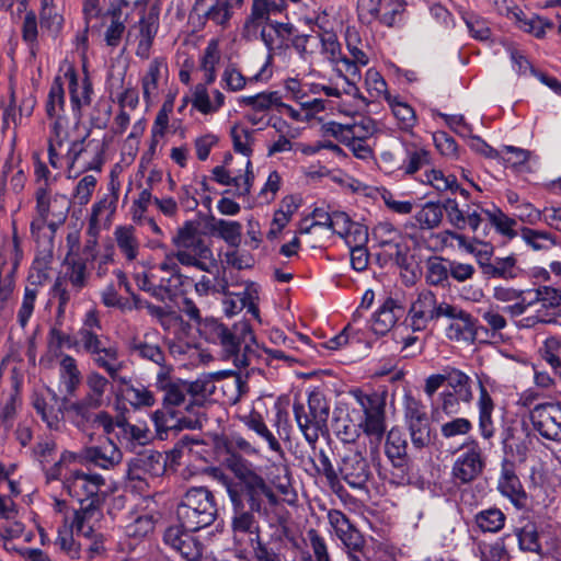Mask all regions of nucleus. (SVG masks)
<instances>
[{
  "label": "nucleus",
  "mask_w": 561,
  "mask_h": 561,
  "mask_svg": "<svg viewBox=\"0 0 561 561\" xmlns=\"http://www.w3.org/2000/svg\"><path fill=\"white\" fill-rule=\"evenodd\" d=\"M446 378L447 391L462 400V403L469 404L473 399L470 377L463 371L453 368L446 371Z\"/></svg>",
  "instance_id": "obj_33"
},
{
  "label": "nucleus",
  "mask_w": 561,
  "mask_h": 561,
  "mask_svg": "<svg viewBox=\"0 0 561 561\" xmlns=\"http://www.w3.org/2000/svg\"><path fill=\"white\" fill-rule=\"evenodd\" d=\"M175 252L172 255H167L165 259L158 265V271L162 274H169V278L159 277L164 287L172 295L179 286L182 285V274L178 263L175 262Z\"/></svg>",
  "instance_id": "obj_46"
},
{
  "label": "nucleus",
  "mask_w": 561,
  "mask_h": 561,
  "mask_svg": "<svg viewBox=\"0 0 561 561\" xmlns=\"http://www.w3.org/2000/svg\"><path fill=\"white\" fill-rule=\"evenodd\" d=\"M116 426L121 430V437L128 448L144 446L150 439V432L145 425L130 424L125 420H117Z\"/></svg>",
  "instance_id": "obj_39"
},
{
  "label": "nucleus",
  "mask_w": 561,
  "mask_h": 561,
  "mask_svg": "<svg viewBox=\"0 0 561 561\" xmlns=\"http://www.w3.org/2000/svg\"><path fill=\"white\" fill-rule=\"evenodd\" d=\"M443 213L447 215L449 224L458 230H463L469 227L476 232L482 222V210L478 209L463 211L459 208L456 199L448 198L442 205Z\"/></svg>",
  "instance_id": "obj_23"
},
{
  "label": "nucleus",
  "mask_w": 561,
  "mask_h": 561,
  "mask_svg": "<svg viewBox=\"0 0 561 561\" xmlns=\"http://www.w3.org/2000/svg\"><path fill=\"white\" fill-rule=\"evenodd\" d=\"M407 447L408 443L403 434L399 430L392 428L387 435L386 455L392 465L400 470L401 480H404L405 477Z\"/></svg>",
  "instance_id": "obj_28"
},
{
  "label": "nucleus",
  "mask_w": 561,
  "mask_h": 561,
  "mask_svg": "<svg viewBox=\"0 0 561 561\" xmlns=\"http://www.w3.org/2000/svg\"><path fill=\"white\" fill-rule=\"evenodd\" d=\"M412 444L415 448H423L430 440V423L428 419H421L419 421L407 422Z\"/></svg>",
  "instance_id": "obj_64"
},
{
  "label": "nucleus",
  "mask_w": 561,
  "mask_h": 561,
  "mask_svg": "<svg viewBox=\"0 0 561 561\" xmlns=\"http://www.w3.org/2000/svg\"><path fill=\"white\" fill-rule=\"evenodd\" d=\"M483 273L492 278L512 279L517 276L514 256L496 257L493 262L481 263Z\"/></svg>",
  "instance_id": "obj_40"
},
{
  "label": "nucleus",
  "mask_w": 561,
  "mask_h": 561,
  "mask_svg": "<svg viewBox=\"0 0 561 561\" xmlns=\"http://www.w3.org/2000/svg\"><path fill=\"white\" fill-rule=\"evenodd\" d=\"M67 267L65 277L69 280L76 291L85 287L88 282L87 263L83 259L67 254L65 262Z\"/></svg>",
  "instance_id": "obj_38"
},
{
  "label": "nucleus",
  "mask_w": 561,
  "mask_h": 561,
  "mask_svg": "<svg viewBox=\"0 0 561 561\" xmlns=\"http://www.w3.org/2000/svg\"><path fill=\"white\" fill-rule=\"evenodd\" d=\"M124 386V391L128 396L129 403L134 408H150L156 403V398L152 391L146 388L142 385L134 386L130 381V378L127 377V383H119Z\"/></svg>",
  "instance_id": "obj_49"
},
{
  "label": "nucleus",
  "mask_w": 561,
  "mask_h": 561,
  "mask_svg": "<svg viewBox=\"0 0 561 561\" xmlns=\"http://www.w3.org/2000/svg\"><path fill=\"white\" fill-rule=\"evenodd\" d=\"M266 66H264L261 71L250 78H245L239 69H237L233 65H229L222 72L221 80L225 83V88L231 92L241 91L248 82L259 81L262 75L265 72Z\"/></svg>",
  "instance_id": "obj_48"
},
{
  "label": "nucleus",
  "mask_w": 561,
  "mask_h": 561,
  "mask_svg": "<svg viewBox=\"0 0 561 561\" xmlns=\"http://www.w3.org/2000/svg\"><path fill=\"white\" fill-rule=\"evenodd\" d=\"M36 213L43 218H57L58 222H65L70 209V202L66 195H51L46 186H39L35 193Z\"/></svg>",
  "instance_id": "obj_16"
},
{
  "label": "nucleus",
  "mask_w": 561,
  "mask_h": 561,
  "mask_svg": "<svg viewBox=\"0 0 561 561\" xmlns=\"http://www.w3.org/2000/svg\"><path fill=\"white\" fill-rule=\"evenodd\" d=\"M93 363L103 369L108 377L116 383H127V377L121 373L125 367L123 360L119 359L118 350L114 345L100 347L96 353L91 355Z\"/></svg>",
  "instance_id": "obj_22"
},
{
  "label": "nucleus",
  "mask_w": 561,
  "mask_h": 561,
  "mask_svg": "<svg viewBox=\"0 0 561 561\" xmlns=\"http://www.w3.org/2000/svg\"><path fill=\"white\" fill-rule=\"evenodd\" d=\"M479 390H480L479 400H478L479 428H480L481 435L484 438L489 439L494 435V432H495L494 423L492 420V412L494 410V403L481 380H479Z\"/></svg>",
  "instance_id": "obj_32"
},
{
  "label": "nucleus",
  "mask_w": 561,
  "mask_h": 561,
  "mask_svg": "<svg viewBox=\"0 0 561 561\" xmlns=\"http://www.w3.org/2000/svg\"><path fill=\"white\" fill-rule=\"evenodd\" d=\"M296 423L308 444L314 448L320 435L328 434L330 404L320 392H311L307 405L295 400L293 405Z\"/></svg>",
  "instance_id": "obj_6"
},
{
  "label": "nucleus",
  "mask_w": 561,
  "mask_h": 561,
  "mask_svg": "<svg viewBox=\"0 0 561 561\" xmlns=\"http://www.w3.org/2000/svg\"><path fill=\"white\" fill-rule=\"evenodd\" d=\"M422 183L432 185L438 192H455L459 188L457 179L454 175H444L440 170L432 169L426 171L421 179Z\"/></svg>",
  "instance_id": "obj_56"
},
{
  "label": "nucleus",
  "mask_w": 561,
  "mask_h": 561,
  "mask_svg": "<svg viewBox=\"0 0 561 561\" xmlns=\"http://www.w3.org/2000/svg\"><path fill=\"white\" fill-rule=\"evenodd\" d=\"M253 129H248L238 125L231 128V138L233 142V149L237 152L242 153L245 157H250L252 153L253 144Z\"/></svg>",
  "instance_id": "obj_60"
},
{
  "label": "nucleus",
  "mask_w": 561,
  "mask_h": 561,
  "mask_svg": "<svg viewBox=\"0 0 561 561\" xmlns=\"http://www.w3.org/2000/svg\"><path fill=\"white\" fill-rule=\"evenodd\" d=\"M419 228L431 230L438 227L443 219V207L439 203L427 202L414 215Z\"/></svg>",
  "instance_id": "obj_43"
},
{
  "label": "nucleus",
  "mask_w": 561,
  "mask_h": 561,
  "mask_svg": "<svg viewBox=\"0 0 561 561\" xmlns=\"http://www.w3.org/2000/svg\"><path fill=\"white\" fill-rule=\"evenodd\" d=\"M201 335L208 342L220 345L224 357L231 360L238 348L241 347V341L252 340V329L245 321L228 328L216 319L206 318L201 325Z\"/></svg>",
  "instance_id": "obj_7"
},
{
  "label": "nucleus",
  "mask_w": 561,
  "mask_h": 561,
  "mask_svg": "<svg viewBox=\"0 0 561 561\" xmlns=\"http://www.w3.org/2000/svg\"><path fill=\"white\" fill-rule=\"evenodd\" d=\"M497 489L501 494L507 497L517 508L527 504V494L515 472V465L504 459L499 478Z\"/></svg>",
  "instance_id": "obj_18"
},
{
  "label": "nucleus",
  "mask_w": 561,
  "mask_h": 561,
  "mask_svg": "<svg viewBox=\"0 0 561 561\" xmlns=\"http://www.w3.org/2000/svg\"><path fill=\"white\" fill-rule=\"evenodd\" d=\"M181 526H170L165 529L163 541L171 549L178 551L186 561H201L204 545Z\"/></svg>",
  "instance_id": "obj_11"
},
{
  "label": "nucleus",
  "mask_w": 561,
  "mask_h": 561,
  "mask_svg": "<svg viewBox=\"0 0 561 561\" xmlns=\"http://www.w3.org/2000/svg\"><path fill=\"white\" fill-rule=\"evenodd\" d=\"M231 502V530L233 543L237 548H242L244 536H250V542L253 550V558H243L241 561H284L283 557L270 548L260 537V526L252 510L237 496Z\"/></svg>",
  "instance_id": "obj_4"
},
{
  "label": "nucleus",
  "mask_w": 561,
  "mask_h": 561,
  "mask_svg": "<svg viewBox=\"0 0 561 561\" xmlns=\"http://www.w3.org/2000/svg\"><path fill=\"white\" fill-rule=\"evenodd\" d=\"M404 313L401 304L392 298L386 299L382 306L374 313L371 319V330L376 334L387 333Z\"/></svg>",
  "instance_id": "obj_24"
},
{
  "label": "nucleus",
  "mask_w": 561,
  "mask_h": 561,
  "mask_svg": "<svg viewBox=\"0 0 561 561\" xmlns=\"http://www.w3.org/2000/svg\"><path fill=\"white\" fill-rule=\"evenodd\" d=\"M154 524L151 515H141L125 527V534L130 538L141 539L153 531Z\"/></svg>",
  "instance_id": "obj_63"
},
{
  "label": "nucleus",
  "mask_w": 561,
  "mask_h": 561,
  "mask_svg": "<svg viewBox=\"0 0 561 561\" xmlns=\"http://www.w3.org/2000/svg\"><path fill=\"white\" fill-rule=\"evenodd\" d=\"M431 163L430 152L424 148L411 146L407 148V160L402 165V170L407 174H414L423 167Z\"/></svg>",
  "instance_id": "obj_57"
},
{
  "label": "nucleus",
  "mask_w": 561,
  "mask_h": 561,
  "mask_svg": "<svg viewBox=\"0 0 561 561\" xmlns=\"http://www.w3.org/2000/svg\"><path fill=\"white\" fill-rule=\"evenodd\" d=\"M387 102L389 103L400 128L403 130L412 129L416 123V115L413 107L393 96L389 98Z\"/></svg>",
  "instance_id": "obj_53"
},
{
  "label": "nucleus",
  "mask_w": 561,
  "mask_h": 561,
  "mask_svg": "<svg viewBox=\"0 0 561 561\" xmlns=\"http://www.w3.org/2000/svg\"><path fill=\"white\" fill-rule=\"evenodd\" d=\"M50 133L48 137V146L61 148L67 141L70 140L68 130V119L64 117L49 118Z\"/></svg>",
  "instance_id": "obj_61"
},
{
  "label": "nucleus",
  "mask_w": 561,
  "mask_h": 561,
  "mask_svg": "<svg viewBox=\"0 0 561 561\" xmlns=\"http://www.w3.org/2000/svg\"><path fill=\"white\" fill-rule=\"evenodd\" d=\"M162 66L163 62L161 60L153 59L142 78V94L147 103H151L158 95V81L161 76Z\"/></svg>",
  "instance_id": "obj_52"
},
{
  "label": "nucleus",
  "mask_w": 561,
  "mask_h": 561,
  "mask_svg": "<svg viewBox=\"0 0 561 561\" xmlns=\"http://www.w3.org/2000/svg\"><path fill=\"white\" fill-rule=\"evenodd\" d=\"M129 350L133 354L137 355L141 359L150 360L157 364L160 367V369L162 367H167L164 365V353L158 345L149 344L140 340H134L129 345Z\"/></svg>",
  "instance_id": "obj_51"
},
{
  "label": "nucleus",
  "mask_w": 561,
  "mask_h": 561,
  "mask_svg": "<svg viewBox=\"0 0 561 561\" xmlns=\"http://www.w3.org/2000/svg\"><path fill=\"white\" fill-rule=\"evenodd\" d=\"M211 231L217 233L230 245H238L241 241L242 226L238 221H229L225 219H213Z\"/></svg>",
  "instance_id": "obj_50"
},
{
  "label": "nucleus",
  "mask_w": 561,
  "mask_h": 561,
  "mask_svg": "<svg viewBox=\"0 0 561 561\" xmlns=\"http://www.w3.org/2000/svg\"><path fill=\"white\" fill-rule=\"evenodd\" d=\"M339 473L342 479L354 489H363L370 477L369 466L363 454L356 449H348L341 458Z\"/></svg>",
  "instance_id": "obj_13"
},
{
  "label": "nucleus",
  "mask_w": 561,
  "mask_h": 561,
  "mask_svg": "<svg viewBox=\"0 0 561 561\" xmlns=\"http://www.w3.org/2000/svg\"><path fill=\"white\" fill-rule=\"evenodd\" d=\"M104 485L105 479L101 474L75 469L65 481V491L80 504H103L101 489Z\"/></svg>",
  "instance_id": "obj_8"
},
{
  "label": "nucleus",
  "mask_w": 561,
  "mask_h": 561,
  "mask_svg": "<svg viewBox=\"0 0 561 561\" xmlns=\"http://www.w3.org/2000/svg\"><path fill=\"white\" fill-rule=\"evenodd\" d=\"M505 515L499 508H488L476 515L478 527L484 533H497L505 524Z\"/></svg>",
  "instance_id": "obj_54"
},
{
  "label": "nucleus",
  "mask_w": 561,
  "mask_h": 561,
  "mask_svg": "<svg viewBox=\"0 0 561 561\" xmlns=\"http://www.w3.org/2000/svg\"><path fill=\"white\" fill-rule=\"evenodd\" d=\"M320 42L322 46V54L325 55L328 60L334 64L342 62L345 66L346 72H348V75L353 77L359 73L358 69L354 65H352L350 59L346 56L342 55L341 45L334 33L323 32L320 35Z\"/></svg>",
  "instance_id": "obj_30"
},
{
  "label": "nucleus",
  "mask_w": 561,
  "mask_h": 561,
  "mask_svg": "<svg viewBox=\"0 0 561 561\" xmlns=\"http://www.w3.org/2000/svg\"><path fill=\"white\" fill-rule=\"evenodd\" d=\"M172 243L175 247V257L179 263L207 273L194 284L198 296L228 293L226 268L218 265L210 247L199 234L197 222L185 221L172 238Z\"/></svg>",
  "instance_id": "obj_1"
},
{
  "label": "nucleus",
  "mask_w": 561,
  "mask_h": 561,
  "mask_svg": "<svg viewBox=\"0 0 561 561\" xmlns=\"http://www.w3.org/2000/svg\"><path fill=\"white\" fill-rule=\"evenodd\" d=\"M35 99L28 95L16 104L14 94L11 95L10 103L3 111V129H15L23 124L24 119L28 118L35 107Z\"/></svg>",
  "instance_id": "obj_25"
},
{
  "label": "nucleus",
  "mask_w": 561,
  "mask_h": 561,
  "mask_svg": "<svg viewBox=\"0 0 561 561\" xmlns=\"http://www.w3.org/2000/svg\"><path fill=\"white\" fill-rule=\"evenodd\" d=\"M228 468L239 480L237 483L227 485V493L230 501L237 496L243 505L250 506L256 513L263 508V499H267L270 504L277 503V496L264 478L254 469L253 465L239 455H231L227 460Z\"/></svg>",
  "instance_id": "obj_3"
},
{
  "label": "nucleus",
  "mask_w": 561,
  "mask_h": 561,
  "mask_svg": "<svg viewBox=\"0 0 561 561\" xmlns=\"http://www.w3.org/2000/svg\"><path fill=\"white\" fill-rule=\"evenodd\" d=\"M77 457L81 462L90 463L104 470L114 469L123 460L121 449L110 438H105L98 446L83 447Z\"/></svg>",
  "instance_id": "obj_12"
},
{
  "label": "nucleus",
  "mask_w": 561,
  "mask_h": 561,
  "mask_svg": "<svg viewBox=\"0 0 561 561\" xmlns=\"http://www.w3.org/2000/svg\"><path fill=\"white\" fill-rule=\"evenodd\" d=\"M265 355L266 347L259 345L252 333V340L241 341V347L238 348L231 360L239 368L251 367L254 369L259 368L261 364H265Z\"/></svg>",
  "instance_id": "obj_26"
},
{
  "label": "nucleus",
  "mask_w": 561,
  "mask_h": 561,
  "mask_svg": "<svg viewBox=\"0 0 561 561\" xmlns=\"http://www.w3.org/2000/svg\"><path fill=\"white\" fill-rule=\"evenodd\" d=\"M483 466L479 447L472 445L456 458L451 468V477L458 483H469L482 473Z\"/></svg>",
  "instance_id": "obj_15"
},
{
  "label": "nucleus",
  "mask_w": 561,
  "mask_h": 561,
  "mask_svg": "<svg viewBox=\"0 0 561 561\" xmlns=\"http://www.w3.org/2000/svg\"><path fill=\"white\" fill-rule=\"evenodd\" d=\"M77 341L73 340L69 334L64 333L57 325H54L48 333L47 347L48 353L54 356H59L62 347H75Z\"/></svg>",
  "instance_id": "obj_62"
},
{
  "label": "nucleus",
  "mask_w": 561,
  "mask_h": 561,
  "mask_svg": "<svg viewBox=\"0 0 561 561\" xmlns=\"http://www.w3.org/2000/svg\"><path fill=\"white\" fill-rule=\"evenodd\" d=\"M114 236L119 251L128 261H134L139 253V240L136 237L135 228L131 226L116 227Z\"/></svg>",
  "instance_id": "obj_37"
},
{
  "label": "nucleus",
  "mask_w": 561,
  "mask_h": 561,
  "mask_svg": "<svg viewBox=\"0 0 561 561\" xmlns=\"http://www.w3.org/2000/svg\"><path fill=\"white\" fill-rule=\"evenodd\" d=\"M376 2L378 3H376L375 11H360L362 14H368L382 24L392 26L396 23L397 15L403 10L402 4L396 0H377Z\"/></svg>",
  "instance_id": "obj_47"
},
{
  "label": "nucleus",
  "mask_w": 561,
  "mask_h": 561,
  "mask_svg": "<svg viewBox=\"0 0 561 561\" xmlns=\"http://www.w3.org/2000/svg\"><path fill=\"white\" fill-rule=\"evenodd\" d=\"M165 471V459L159 451L146 449L128 461V477L145 480L147 476L157 478Z\"/></svg>",
  "instance_id": "obj_14"
},
{
  "label": "nucleus",
  "mask_w": 561,
  "mask_h": 561,
  "mask_svg": "<svg viewBox=\"0 0 561 561\" xmlns=\"http://www.w3.org/2000/svg\"><path fill=\"white\" fill-rule=\"evenodd\" d=\"M240 102L244 105L251 106L253 110L264 112L272 106L283 105L280 96L277 91L262 92L251 96L241 98Z\"/></svg>",
  "instance_id": "obj_58"
},
{
  "label": "nucleus",
  "mask_w": 561,
  "mask_h": 561,
  "mask_svg": "<svg viewBox=\"0 0 561 561\" xmlns=\"http://www.w3.org/2000/svg\"><path fill=\"white\" fill-rule=\"evenodd\" d=\"M448 260L440 256H434L427 260L425 279L430 285L440 287L448 285Z\"/></svg>",
  "instance_id": "obj_44"
},
{
  "label": "nucleus",
  "mask_w": 561,
  "mask_h": 561,
  "mask_svg": "<svg viewBox=\"0 0 561 561\" xmlns=\"http://www.w3.org/2000/svg\"><path fill=\"white\" fill-rule=\"evenodd\" d=\"M534 297L530 299L533 306L539 304L540 308L535 316L525 319L527 325L537 323H554L557 309L561 307V291L551 286H539L531 290Z\"/></svg>",
  "instance_id": "obj_10"
},
{
  "label": "nucleus",
  "mask_w": 561,
  "mask_h": 561,
  "mask_svg": "<svg viewBox=\"0 0 561 561\" xmlns=\"http://www.w3.org/2000/svg\"><path fill=\"white\" fill-rule=\"evenodd\" d=\"M356 400L362 408L364 417L355 423L343 408H336L332 417L334 433L344 442H353L358 436L359 430H363L368 436L380 439L386 431L383 396L377 392L359 393L356 396Z\"/></svg>",
  "instance_id": "obj_2"
},
{
  "label": "nucleus",
  "mask_w": 561,
  "mask_h": 561,
  "mask_svg": "<svg viewBox=\"0 0 561 561\" xmlns=\"http://www.w3.org/2000/svg\"><path fill=\"white\" fill-rule=\"evenodd\" d=\"M218 508L214 494L205 486L188 489L176 507L179 526L187 531H198L217 518Z\"/></svg>",
  "instance_id": "obj_5"
},
{
  "label": "nucleus",
  "mask_w": 561,
  "mask_h": 561,
  "mask_svg": "<svg viewBox=\"0 0 561 561\" xmlns=\"http://www.w3.org/2000/svg\"><path fill=\"white\" fill-rule=\"evenodd\" d=\"M154 386L157 390L163 392L162 403L165 409L179 407L185 402L187 394L185 380L173 378L170 367L159 369Z\"/></svg>",
  "instance_id": "obj_17"
},
{
  "label": "nucleus",
  "mask_w": 561,
  "mask_h": 561,
  "mask_svg": "<svg viewBox=\"0 0 561 561\" xmlns=\"http://www.w3.org/2000/svg\"><path fill=\"white\" fill-rule=\"evenodd\" d=\"M522 238L536 251L547 250L556 244L554 238L551 233L530 228L522 229Z\"/></svg>",
  "instance_id": "obj_59"
},
{
  "label": "nucleus",
  "mask_w": 561,
  "mask_h": 561,
  "mask_svg": "<svg viewBox=\"0 0 561 561\" xmlns=\"http://www.w3.org/2000/svg\"><path fill=\"white\" fill-rule=\"evenodd\" d=\"M294 26L289 23H270L261 31V38L268 50L280 49L293 34Z\"/></svg>",
  "instance_id": "obj_34"
},
{
  "label": "nucleus",
  "mask_w": 561,
  "mask_h": 561,
  "mask_svg": "<svg viewBox=\"0 0 561 561\" xmlns=\"http://www.w3.org/2000/svg\"><path fill=\"white\" fill-rule=\"evenodd\" d=\"M84 140L85 138L71 141L65 156L69 165V171L75 168V164L80 160L81 156L85 153L88 149H91L93 152H95L96 157L91 162L85 163L83 165V170H96L100 172L102 164V161L99 157L100 145L95 140H90L87 145H84Z\"/></svg>",
  "instance_id": "obj_29"
},
{
  "label": "nucleus",
  "mask_w": 561,
  "mask_h": 561,
  "mask_svg": "<svg viewBox=\"0 0 561 561\" xmlns=\"http://www.w3.org/2000/svg\"><path fill=\"white\" fill-rule=\"evenodd\" d=\"M482 215L486 216L492 226H494L496 231L501 234L510 239H513L517 236L516 231L514 230L516 220L508 217L500 208H495L493 210L482 209Z\"/></svg>",
  "instance_id": "obj_55"
},
{
  "label": "nucleus",
  "mask_w": 561,
  "mask_h": 561,
  "mask_svg": "<svg viewBox=\"0 0 561 561\" xmlns=\"http://www.w3.org/2000/svg\"><path fill=\"white\" fill-rule=\"evenodd\" d=\"M222 295L225 296L222 305L226 316H236L247 308L248 312L252 313L255 318H259V308L256 306L259 295L254 285H248L239 293H232L228 289V293Z\"/></svg>",
  "instance_id": "obj_20"
},
{
  "label": "nucleus",
  "mask_w": 561,
  "mask_h": 561,
  "mask_svg": "<svg viewBox=\"0 0 561 561\" xmlns=\"http://www.w3.org/2000/svg\"><path fill=\"white\" fill-rule=\"evenodd\" d=\"M265 355L266 347L259 345L252 333V340L241 341V347L238 348L231 360L239 368L251 367L254 369L259 368L261 364H265Z\"/></svg>",
  "instance_id": "obj_27"
},
{
  "label": "nucleus",
  "mask_w": 561,
  "mask_h": 561,
  "mask_svg": "<svg viewBox=\"0 0 561 561\" xmlns=\"http://www.w3.org/2000/svg\"><path fill=\"white\" fill-rule=\"evenodd\" d=\"M88 391L83 399L87 400L88 405L102 407L104 403V396L110 385L106 377L98 371H90L85 378Z\"/></svg>",
  "instance_id": "obj_35"
},
{
  "label": "nucleus",
  "mask_w": 561,
  "mask_h": 561,
  "mask_svg": "<svg viewBox=\"0 0 561 561\" xmlns=\"http://www.w3.org/2000/svg\"><path fill=\"white\" fill-rule=\"evenodd\" d=\"M80 508L76 511L71 528L78 535L87 538L94 534L92 522L96 520L101 515L102 504H80Z\"/></svg>",
  "instance_id": "obj_31"
},
{
  "label": "nucleus",
  "mask_w": 561,
  "mask_h": 561,
  "mask_svg": "<svg viewBox=\"0 0 561 561\" xmlns=\"http://www.w3.org/2000/svg\"><path fill=\"white\" fill-rule=\"evenodd\" d=\"M243 423L247 427L255 432L260 437L267 442L268 447L278 454H283L282 446L273 433L267 428L263 416L253 409L250 414L242 417Z\"/></svg>",
  "instance_id": "obj_36"
},
{
  "label": "nucleus",
  "mask_w": 561,
  "mask_h": 561,
  "mask_svg": "<svg viewBox=\"0 0 561 561\" xmlns=\"http://www.w3.org/2000/svg\"><path fill=\"white\" fill-rule=\"evenodd\" d=\"M117 201L118 193L113 191L96 202L91 209L90 228H96L103 219L108 221L116 210Z\"/></svg>",
  "instance_id": "obj_42"
},
{
  "label": "nucleus",
  "mask_w": 561,
  "mask_h": 561,
  "mask_svg": "<svg viewBox=\"0 0 561 561\" xmlns=\"http://www.w3.org/2000/svg\"><path fill=\"white\" fill-rule=\"evenodd\" d=\"M45 112L48 118L66 116L65 90L60 77H56L51 82L45 104Z\"/></svg>",
  "instance_id": "obj_41"
},
{
  "label": "nucleus",
  "mask_w": 561,
  "mask_h": 561,
  "mask_svg": "<svg viewBox=\"0 0 561 561\" xmlns=\"http://www.w3.org/2000/svg\"><path fill=\"white\" fill-rule=\"evenodd\" d=\"M530 421L534 428L550 440H561V404L546 402L534 407L530 411Z\"/></svg>",
  "instance_id": "obj_9"
},
{
  "label": "nucleus",
  "mask_w": 561,
  "mask_h": 561,
  "mask_svg": "<svg viewBox=\"0 0 561 561\" xmlns=\"http://www.w3.org/2000/svg\"><path fill=\"white\" fill-rule=\"evenodd\" d=\"M60 377L67 394L73 396L81 382V373L79 371L77 362L72 356H62L60 362Z\"/></svg>",
  "instance_id": "obj_45"
},
{
  "label": "nucleus",
  "mask_w": 561,
  "mask_h": 561,
  "mask_svg": "<svg viewBox=\"0 0 561 561\" xmlns=\"http://www.w3.org/2000/svg\"><path fill=\"white\" fill-rule=\"evenodd\" d=\"M436 307V295L430 289L421 290L409 310L412 330H424L430 321L435 320Z\"/></svg>",
  "instance_id": "obj_19"
},
{
  "label": "nucleus",
  "mask_w": 561,
  "mask_h": 561,
  "mask_svg": "<svg viewBox=\"0 0 561 561\" xmlns=\"http://www.w3.org/2000/svg\"><path fill=\"white\" fill-rule=\"evenodd\" d=\"M65 78L68 80L71 108L75 114L80 117L81 110L91 104L93 93L92 82L88 76H84L80 80L76 70L72 68L65 72Z\"/></svg>",
  "instance_id": "obj_21"
}]
</instances>
